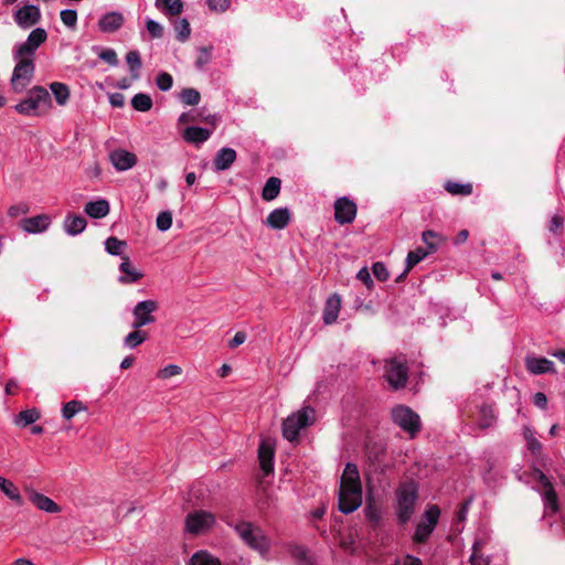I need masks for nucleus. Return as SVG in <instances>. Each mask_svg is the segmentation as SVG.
<instances>
[{"mask_svg":"<svg viewBox=\"0 0 565 565\" xmlns=\"http://www.w3.org/2000/svg\"><path fill=\"white\" fill-rule=\"evenodd\" d=\"M362 504V483L360 472L355 463L348 462L341 477L339 489V510L349 514L358 510Z\"/></svg>","mask_w":565,"mask_h":565,"instance_id":"f257e3e1","label":"nucleus"},{"mask_svg":"<svg viewBox=\"0 0 565 565\" xmlns=\"http://www.w3.org/2000/svg\"><path fill=\"white\" fill-rule=\"evenodd\" d=\"M395 514L401 524H406L412 520L418 500V487L416 482L411 480L401 483L395 491Z\"/></svg>","mask_w":565,"mask_h":565,"instance_id":"f03ea898","label":"nucleus"},{"mask_svg":"<svg viewBox=\"0 0 565 565\" xmlns=\"http://www.w3.org/2000/svg\"><path fill=\"white\" fill-rule=\"evenodd\" d=\"M234 530L249 548L258 552L263 557L268 554L270 540L259 526L247 521H239L234 525Z\"/></svg>","mask_w":565,"mask_h":565,"instance_id":"7ed1b4c3","label":"nucleus"},{"mask_svg":"<svg viewBox=\"0 0 565 565\" xmlns=\"http://www.w3.org/2000/svg\"><path fill=\"white\" fill-rule=\"evenodd\" d=\"M51 106L49 92L42 86H34L28 92V96L14 106V109L21 115L33 116L47 111Z\"/></svg>","mask_w":565,"mask_h":565,"instance_id":"20e7f679","label":"nucleus"},{"mask_svg":"<svg viewBox=\"0 0 565 565\" xmlns=\"http://www.w3.org/2000/svg\"><path fill=\"white\" fill-rule=\"evenodd\" d=\"M315 415V409L309 406L289 415L282 423L284 437L289 441L296 440L301 429L313 424Z\"/></svg>","mask_w":565,"mask_h":565,"instance_id":"39448f33","label":"nucleus"},{"mask_svg":"<svg viewBox=\"0 0 565 565\" xmlns=\"http://www.w3.org/2000/svg\"><path fill=\"white\" fill-rule=\"evenodd\" d=\"M384 377L394 390L405 387L408 380V367L404 356H393L385 360Z\"/></svg>","mask_w":565,"mask_h":565,"instance_id":"423d86ee","label":"nucleus"},{"mask_svg":"<svg viewBox=\"0 0 565 565\" xmlns=\"http://www.w3.org/2000/svg\"><path fill=\"white\" fill-rule=\"evenodd\" d=\"M392 420L411 437H414L420 429L419 416L405 405H397L392 409Z\"/></svg>","mask_w":565,"mask_h":565,"instance_id":"0eeeda50","label":"nucleus"},{"mask_svg":"<svg viewBox=\"0 0 565 565\" xmlns=\"http://www.w3.org/2000/svg\"><path fill=\"white\" fill-rule=\"evenodd\" d=\"M18 63L13 68L11 76V87L15 93H21L31 83L34 74V63L32 58H15Z\"/></svg>","mask_w":565,"mask_h":565,"instance_id":"6e6552de","label":"nucleus"},{"mask_svg":"<svg viewBox=\"0 0 565 565\" xmlns=\"http://www.w3.org/2000/svg\"><path fill=\"white\" fill-rule=\"evenodd\" d=\"M47 33L42 28H36L30 32L28 39L13 47V57L32 58L36 50L46 41Z\"/></svg>","mask_w":565,"mask_h":565,"instance_id":"1a4fd4ad","label":"nucleus"},{"mask_svg":"<svg viewBox=\"0 0 565 565\" xmlns=\"http://www.w3.org/2000/svg\"><path fill=\"white\" fill-rule=\"evenodd\" d=\"M440 516V509L430 505L424 513L422 521L417 524L413 540L416 543H425L434 532Z\"/></svg>","mask_w":565,"mask_h":565,"instance_id":"9d476101","label":"nucleus"},{"mask_svg":"<svg viewBox=\"0 0 565 565\" xmlns=\"http://www.w3.org/2000/svg\"><path fill=\"white\" fill-rule=\"evenodd\" d=\"M215 524V516L211 512L196 510L185 518V530L193 535H201L210 531Z\"/></svg>","mask_w":565,"mask_h":565,"instance_id":"9b49d317","label":"nucleus"},{"mask_svg":"<svg viewBox=\"0 0 565 565\" xmlns=\"http://www.w3.org/2000/svg\"><path fill=\"white\" fill-rule=\"evenodd\" d=\"M159 308L156 300L148 299L139 301L132 309L134 321L131 327L134 329H140L147 324H151L156 321L153 312Z\"/></svg>","mask_w":565,"mask_h":565,"instance_id":"f8f14e48","label":"nucleus"},{"mask_svg":"<svg viewBox=\"0 0 565 565\" xmlns=\"http://www.w3.org/2000/svg\"><path fill=\"white\" fill-rule=\"evenodd\" d=\"M356 211V204L347 196H342L334 202V220L339 224L352 223L355 220Z\"/></svg>","mask_w":565,"mask_h":565,"instance_id":"ddd939ff","label":"nucleus"},{"mask_svg":"<svg viewBox=\"0 0 565 565\" xmlns=\"http://www.w3.org/2000/svg\"><path fill=\"white\" fill-rule=\"evenodd\" d=\"M537 472V480L543 487V501L546 512L556 513L558 510V499L557 494L550 481V479L540 470Z\"/></svg>","mask_w":565,"mask_h":565,"instance_id":"4468645a","label":"nucleus"},{"mask_svg":"<svg viewBox=\"0 0 565 565\" xmlns=\"http://www.w3.org/2000/svg\"><path fill=\"white\" fill-rule=\"evenodd\" d=\"M41 19V11L34 4H26L18 9L14 13L15 23L22 29H29L35 25Z\"/></svg>","mask_w":565,"mask_h":565,"instance_id":"2eb2a0df","label":"nucleus"},{"mask_svg":"<svg viewBox=\"0 0 565 565\" xmlns=\"http://www.w3.org/2000/svg\"><path fill=\"white\" fill-rule=\"evenodd\" d=\"M110 162L117 171H127L136 166L137 156L124 149H116L109 154Z\"/></svg>","mask_w":565,"mask_h":565,"instance_id":"dca6fc26","label":"nucleus"},{"mask_svg":"<svg viewBox=\"0 0 565 565\" xmlns=\"http://www.w3.org/2000/svg\"><path fill=\"white\" fill-rule=\"evenodd\" d=\"M125 22L124 15L118 11H110L103 14L98 20V28L104 33L118 31Z\"/></svg>","mask_w":565,"mask_h":565,"instance_id":"f3484780","label":"nucleus"},{"mask_svg":"<svg viewBox=\"0 0 565 565\" xmlns=\"http://www.w3.org/2000/svg\"><path fill=\"white\" fill-rule=\"evenodd\" d=\"M119 270L121 275L118 277V281L124 285L137 282L143 277V274L132 265L128 256H121Z\"/></svg>","mask_w":565,"mask_h":565,"instance_id":"a211bd4d","label":"nucleus"},{"mask_svg":"<svg viewBox=\"0 0 565 565\" xmlns=\"http://www.w3.org/2000/svg\"><path fill=\"white\" fill-rule=\"evenodd\" d=\"M291 221L290 212L287 207H279L273 210L266 220L264 221L265 225L273 230H282L285 228Z\"/></svg>","mask_w":565,"mask_h":565,"instance_id":"6ab92c4d","label":"nucleus"},{"mask_svg":"<svg viewBox=\"0 0 565 565\" xmlns=\"http://www.w3.org/2000/svg\"><path fill=\"white\" fill-rule=\"evenodd\" d=\"M340 308H341V298L339 295L333 294L330 297H328L324 308H323V313H322L323 322L326 324L334 323L338 319Z\"/></svg>","mask_w":565,"mask_h":565,"instance_id":"aec40b11","label":"nucleus"},{"mask_svg":"<svg viewBox=\"0 0 565 565\" xmlns=\"http://www.w3.org/2000/svg\"><path fill=\"white\" fill-rule=\"evenodd\" d=\"M236 160V151L233 148H221L213 160L215 171L227 170Z\"/></svg>","mask_w":565,"mask_h":565,"instance_id":"412c9836","label":"nucleus"},{"mask_svg":"<svg viewBox=\"0 0 565 565\" xmlns=\"http://www.w3.org/2000/svg\"><path fill=\"white\" fill-rule=\"evenodd\" d=\"M525 365L532 374H544L554 372V362L546 358L527 356Z\"/></svg>","mask_w":565,"mask_h":565,"instance_id":"4be33fe9","label":"nucleus"},{"mask_svg":"<svg viewBox=\"0 0 565 565\" xmlns=\"http://www.w3.org/2000/svg\"><path fill=\"white\" fill-rule=\"evenodd\" d=\"M49 225L50 217L44 214L24 218L21 222L22 230L28 233H42L47 230Z\"/></svg>","mask_w":565,"mask_h":565,"instance_id":"5701e85b","label":"nucleus"},{"mask_svg":"<svg viewBox=\"0 0 565 565\" xmlns=\"http://www.w3.org/2000/svg\"><path fill=\"white\" fill-rule=\"evenodd\" d=\"M212 135V130L198 126L186 127L183 131V139L189 143L201 145Z\"/></svg>","mask_w":565,"mask_h":565,"instance_id":"b1692460","label":"nucleus"},{"mask_svg":"<svg viewBox=\"0 0 565 565\" xmlns=\"http://www.w3.org/2000/svg\"><path fill=\"white\" fill-rule=\"evenodd\" d=\"M85 213L93 218H103L109 213V203L105 199L88 202L85 205Z\"/></svg>","mask_w":565,"mask_h":565,"instance_id":"393cba45","label":"nucleus"},{"mask_svg":"<svg viewBox=\"0 0 565 565\" xmlns=\"http://www.w3.org/2000/svg\"><path fill=\"white\" fill-rule=\"evenodd\" d=\"M86 225V218L82 215H67L64 221V230L71 236L81 234Z\"/></svg>","mask_w":565,"mask_h":565,"instance_id":"a878e982","label":"nucleus"},{"mask_svg":"<svg viewBox=\"0 0 565 565\" xmlns=\"http://www.w3.org/2000/svg\"><path fill=\"white\" fill-rule=\"evenodd\" d=\"M31 502L40 510L49 512V513H56L60 512V507L49 497L34 492L30 497Z\"/></svg>","mask_w":565,"mask_h":565,"instance_id":"bb28decb","label":"nucleus"},{"mask_svg":"<svg viewBox=\"0 0 565 565\" xmlns=\"http://www.w3.org/2000/svg\"><path fill=\"white\" fill-rule=\"evenodd\" d=\"M260 468L265 475H269L273 469L274 450L269 445L262 443L258 449Z\"/></svg>","mask_w":565,"mask_h":565,"instance_id":"cd10ccee","label":"nucleus"},{"mask_svg":"<svg viewBox=\"0 0 565 565\" xmlns=\"http://www.w3.org/2000/svg\"><path fill=\"white\" fill-rule=\"evenodd\" d=\"M280 185H281L280 179H278L276 177L269 178L263 188L262 198L265 201L275 200L280 192Z\"/></svg>","mask_w":565,"mask_h":565,"instance_id":"c85d7f7f","label":"nucleus"},{"mask_svg":"<svg viewBox=\"0 0 565 565\" xmlns=\"http://www.w3.org/2000/svg\"><path fill=\"white\" fill-rule=\"evenodd\" d=\"M51 92L54 96L55 102L60 106L66 105L70 99V88L66 84L60 82H53L50 85Z\"/></svg>","mask_w":565,"mask_h":565,"instance_id":"c756f323","label":"nucleus"},{"mask_svg":"<svg viewBox=\"0 0 565 565\" xmlns=\"http://www.w3.org/2000/svg\"><path fill=\"white\" fill-rule=\"evenodd\" d=\"M0 490L13 502L21 505L23 503L19 489L10 480L0 477Z\"/></svg>","mask_w":565,"mask_h":565,"instance_id":"7c9ffc66","label":"nucleus"},{"mask_svg":"<svg viewBox=\"0 0 565 565\" xmlns=\"http://www.w3.org/2000/svg\"><path fill=\"white\" fill-rule=\"evenodd\" d=\"M126 62L129 66L131 79L137 81L140 78V70L142 66L140 54L138 51H130L126 55Z\"/></svg>","mask_w":565,"mask_h":565,"instance_id":"2f4dec72","label":"nucleus"},{"mask_svg":"<svg viewBox=\"0 0 565 565\" xmlns=\"http://www.w3.org/2000/svg\"><path fill=\"white\" fill-rule=\"evenodd\" d=\"M148 339L146 331L134 329L124 338V345L128 349H135Z\"/></svg>","mask_w":565,"mask_h":565,"instance_id":"473e14b6","label":"nucleus"},{"mask_svg":"<svg viewBox=\"0 0 565 565\" xmlns=\"http://www.w3.org/2000/svg\"><path fill=\"white\" fill-rule=\"evenodd\" d=\"M189 565H221V562L210 553L200 551L190 558Z\"/></svg>","mask_w":565,"mask_h":565,"instance_id":"72a5a7b5","label":"nucleus"},{"mask_svg":"<svg viewBox=\"0 0 565 565\" xmlns=\"http://www.w3.org/2000/svg\"><path fill=\"white\" fill-rule=\"evenodd\" d=\"M483 542L478 540L473 543L469 562L471 565H489L490 558L481 553Z\"/></svg>","mask_w":565,"mask_h":565,"instance_id":"f704fd0d","label":"nucleus"},{"mask_svg":"<svg viewBox=\"0 0 565 565\" xmlns=\"http://www.w3.org/2000/svg\"><path fill=\"white\" fill-rule=\"evenodd\" d=\"M152 105V99L148 94L138 93L131 98V106L138 111H148Z\"/></svg>","mask_w":565,"mask_h":565,"instance_id":"c9c22d12","label":"nucleus"},{"mask_svg":"<svg viewBox=\"0 0 565 565\" xmlns=\"http://www.w3.org/2000/svg\"><path fill=\"white\" fill-rule=\"evenodd\" d=\"M422 239L427 246L428 253H434L437 250L438 244L441 241V235L435 231H424L422 233Z\"/></svg>","mask_w":565,"mask_h":565,"instance_id":"e433bc0d","label":"nucleus"},{"mask_svg":"<svg viewBox=\"0 0 565 565\" xmlns=\"http://www.w3.org/2000/svg\"><path fill=\"white\" fill-rule=\"evenodd\" d=\"M173 26L178 41L185 42L190 38L191 28L189 21L185 18L175 20Z\"/></svg>","mask_w":565,"mask_h":565,"instance_id":"4c0bfd02","label":"nucleus"},{"mask_svg":"<svg viewBox=\"0 0 565 565\" xmlns=\"http://www.w3.org/2000/svg\"><path fill=\"white\" fill-rule=\"evenodd\" d=\"M86 407L79 401L73 399L67 402L62 408V416L66 420L72 419L77 413L85 411Z\"/></svg>","mask_w":565,"mask_h":565,"instance_id":"58836bf2","label":"nucleus"},{"mask_svg":"<svg viewBox=\"0 0 565 565\" xmlns=\"http://www.w3.org/2000/svg\"><path fill=\"white\" fill-rule=\"evenodd\" d=\"M445 189L454 194V195H469L472 193V184L471 183H458L448 181L445 184Z\"/></svg>","mask_w":565,"mask_h":565,"instance_id":"ea45409f","label":"nucleus"},{"mask_svg":"<svg viewBox=\"0 0 565 565\" xmlns=\"http://www.w3.org/2000/svg\"><path fill=\"white\" fill-rule=\"evenodd\" d=\"M156 3L161 6L170 15H178L183 10L182 0H156Z\"/></svg>","mask_w":565,"mask_h":565,"instance_id":"a19ab883","label":"nucleus"},{"mask_svg":"<svg viewBox=\"0 0 565 565\" xmlns=\"http://www.w3.org/2000/svg\"><path fill=\"white\" fill-rule=\"evenodd\" d=\"M124 247H126V242L117 237L111 236L105 241V249L110 255L121 256Z\"/></svg>","mask_w":565,"mask_h":565,"instance_id":"79ce46f5","label":"nucleus"},{"mask_svg":"<svg viewBox=\"0 0 565 565\" xmlns=\"http://www.w3.org/2000/svg\"><path fill=\"white\" fill-rule=\"evenodd\" d=\"M429 253L422 247L416 248L407 254L406 257V271H409L414 266L422 262Z\"/></svg>","mask_w":565,"mask_h":565,"instance_id":"37998d69","label":"nucleus"},{"mask_svg":"<svg viewBox=\"0 0 565 565\" xmlns=\"http://www.w3.org/2000/svg\"><path fill=\"white\" fill-rule=\"evenodd\" d=\"M40 418V413L33 409H26L19 413L15 424L21 426H28L35 423Z\"/></svg>","mask_w":565,"mask_h":565,"instance_id":"c03bdc74","label":"nucleus"},{"mask_svg":"<svg viewBox=\"0 0 565 565\" xmlns=\"http://www.w3.org/2000/svg\"><path fill=\"white\" fill-rule=\"evenodd\" d=\"M494 419L495 415L493 408L489 405L481 406L479 426L481 428H489L494 423Z\"/></svg>","mask_w":565,"mask_h":565,"instance_id":"a18cd8bd","label":"nucleus"},{"mask_svg":"<svg viewBox=\"0 0 565 565\" xmlns=\"http://www.w3.org/2000/svg\"><path fill=\"white\" fill-rule=\"evenodd\" d=\"M199 56L195 61V67L203 70L212 60L213 45L201 46L198 49Z\"/></svg>","mask_w":565,"mask_h":565,"instance_id":"49530a36","label":"nucleus"},{"mask_svg":"<svg viewBox=\"0 0 565 565\" xmlns=\"http://www.w3.org/2000/svg\"><path fill=\"white\" fill-rule=\"evenodd\" d=\"M524 438L526 440V446L532 454L537 455L542 450V445L539 439L535 437V431L530 427L524 428Z\"/></svg>","mask_w":565,"mask_h":565,"instance_id":"de8ad7c7","label":"nucleus"},{"mask_svg":"<svg viewBox=\"0 0 565 565\" xmlns=\"http://www.w3.org/2000/svg\"><path fill=\"white\" fill-rule=\"evenodd\" d=\"M181 100L189 106H195L201 100L200 93L194 88H184L181 92Z\"/></svg>","mask_w":565,"mask_h":565,"instance_id":"09e8293b","label":"nucleus"},{"mask_svg":"<svg viewBox=\"0 0 565 565\" xmlns=\"http://www.w3.org/2000/svg\"><path fill=\"white\" fill-rule=\"evenodd\" d=\"M156 225L160 232H167L172 225V213L170 211L160 212L157 216Z\"/></svg>","mask_w":565,"mask_h":565,"instance_id":"8fccbe9b","label":"nucleus"},{"mask_svg":"<svg viewBox=\"0 0 565 565\" xmlns=\"http://www.w3.org/2000/svg\"><path fill=\"white\" fill-rule=\"evenodd\" d=\"M63 24L70 29H75L77 24V12L73 9H64L60 12Z\"/></svg>","mask_w":565,"mask_h":565,"instance_id":"3c124183","label":"nucleus"},{"mask_svg":"<svg viewBox=\"0 0 565 565\" xmlns=\"http://www.w3.org/2000/svg\"><path fill=\"white\" fill-rule=\"evenodd\" d=\"M156 84L160 90L167 92L172 87L173 78L169 73L162 72L157 76Z\"/></svg>","mask_w":565,"mask_h":565,"instance_id":"603ef678","label":"nucleus"},{"mask_svg":"<svg viewBox=\"0 0 565 565\" xmlns=\"http://www.w3.org/2000/svg\"><path fill=\"white\" fill-rule=\"evenodd\" d=\"M372 273L375 276V278L380 281H386L390 277L386 266L381 262L373 264Z\"/></svg>","mask_w":565,"mask_h":565,"instance_id":"864d4df0","label":"nucleus"},{"mask_svg":"<svg viewBox=\"0 0 565 565\" xmlns=\"http://www.w3.org/2000/svg\"><path fill=\"white\" fill-rule=\"evenodd\" d=\"M146 26H147L149 34L153 39H160L163 35V28L159 22H157L152 19H147Z\"/></svg>","mask_w":565,"mask_h":565,"instance_id":"5fc2aeb1","label":"nucleus"},{"mask_svg":"<svg viewBox=\"0 0 565 565\" xmlns=\"http://www.w3.org/2000/svg\"><path fill=\"white\" fill-rule=\"evenodd\" d=\"M98 56L100 60H103L104 62L108 63L111 66L118 65L117 53L113 49L102 50L100 53L98 54Z\"/></svg>","mask_w":565,"mask_h":565,"instance_id":"6e6d98bb","label":"nucleus"},{"mask_svg":"<svg viewBox=\"0 0 565 565\" xmlns=\"http://www.w3.org/2000/svg\"><path fill=\"white\" fill-rule=\"evenodd\" d=\"M182 370L177 364H169L159 371L158 376L160 379H169L175 375L181 374Z\"/></svg>","mask_w":565,"mask_h":565,"instance_id":"4d7b16f0","label":"nucleus"},{"mask_svg":"<svg viewBox=\"0 0 565 565\" xmlns=\"http://www.w3.org/2000/svg\"><path fill=\"white\" fill-rule=\"evenodd\" d=\"M231 4V0H207V6L212 11L225 12Z\"/></svg>","mask_w":565,"mask_h":565,"instance_id":"13d9d810","label":"nucleus"},{"mask_svg":"<svg viewBox=\"0 0 565 565\" xmlns=\"http://www.w3.org/2000/svg\"><path fill=\"white\" fill-rule=\"evenodd\" d=\"M28 212H29V206L26 204H24V203L11 205L8 209V215L10 217H17L19 215L26 214Z\"/></svg>","mask_w":565,"mask_h":565,"instance_id":"bf43d9fd","label":"nucleus"},{"mask_svg":"<svg viewBox=\"0 0 565 565\" xmlns=\"http://www.w3.org/2000/svg\"><path fill=\"white\" fill-rule=\"evenodd\" d=\"M356 278L361 280L367 287V289L373 287V280L367 267L361 268L356 274Z\"/></svg>","mask_w":565,"mask_h":565,"instance_id":"052dcab7","label":"nucleus"},{"mask_svg":"<svg viewBox=\"0 0 565 565\" xmlns=\"http://www.w3.org/2000/svg\"><path fill=\"white\" fill-rule=\"evenodd\" d=\"M564 225V218L561 215L552 216L550 221V231L556 233Z\"/></svg>","mask_w":565,"mask_h":565,"instance_id":"680f3d73","label":"nucleus"},{"mask_svg":"<svg viewBox=\"0 0 565 565\" xmlns=\"http://www.w3.org/2000/svg\"><path fill=\"white\" fill-rule=\"evenodd\" d=\"M533 403L535 406H537L541 409H545L547 406V398L546 395L542 392H537L533 396Z\"/></svg>","mask_w":565,"mask_h":565,"instance_id":"e2e57ef3","label":"nucleus"},{"mask_svg":"<svg viewBox=\"0 0 565 565\" xmlns=\"http://www.w3.org/2000/svg\"><path fill=\"white\" fill-rule=\"evenodd\" d=\"M365 515L372 522H377L381 518L380 511L373 505L365 508Z\"/></svg>","mask_w":565,"mask_h":565,"instance_id":"0e129e2a","label":"nucleus"},{"mask_svg":"<svg viewBox=\"0 0 565 565\" xmlns=\"http://www.w3.org/2000/svg\"><path fill=\"white\" fill-rule=\"evenodd\" d=\"M246 340V334L242 331L235 333L233 339L228 342V347L234 349L241 344H243Z\"/></svg>","mask_w":565,"mask_h":565,"instance_id":"69168bd1","label":"nucleus"},{"mask_svg":"<svg viewBox=\"0 0 565 565\" xmlns=\"http://www.w3.org/2000/svg\"><path fill=\"white\" fill-rule=\"evenodd\" d=\"M109 103L114 106V107H122L124 104H125V98H124V95L119 94V93H116V94H113L109 96Z\"/></svg>","mask_w":565,"mask_h":565,"instance_id":"338daca9","label":"nucleus"},{"mask_svg":"<svg viewBox=\"0 0 565 565\" xmlns=\"http://www.w3.org/2000/svg\"><path fill=\"white\" fill-rule=\"evenodd\" d=\"M468 237L469 232L467 230H461L455 239V244H462L468 239Z\"/></svg>","mask_w":565,"mask_h":565,"instance_id":"774afa93","label":"nucleus"}]
</instances>
